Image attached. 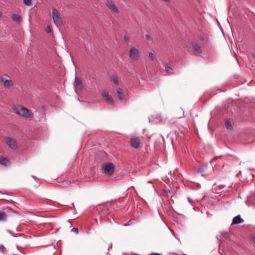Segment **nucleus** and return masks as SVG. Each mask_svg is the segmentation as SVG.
<instances>
[{
  "mask_svg": "<svg viewBox=\"0 0 255 255\" xmlns=\"http://www.w3.org/2000/svg\"><path fill=\"white\" fill-rule=\"evenodd\" d=\"M253 57H254V58H255V55H253Z\"/></svg>",
  "mask_w": 255,
  "mask_h": 255,
  "instance_id": "obj_35",
  "label": "nucleus"
},
{
  "mask_svg": "<svg viewBox=\"0 0 255 255\" xmlns=\"http://www.w3.org/2000/svg\"><path fill=\"white\" fill-rule=\"evenodd\" d=\"M162 0L166 2H169L171 1V0Z\"/></svg>",
  "mask_w": 255,
  "mask_h": 255,
  "instance_id": "obj_29",
  "label": "nucleus"
},
{
  "mask_svg": "<svg viewBox=\"0 0 255 255\" xmlns=\"http://www.w3.org/2000/svg\"><path fill=\"white\" fill-rule=\"evenodd\" d=\"M71 231L72 232H75L76 234H78V233H79V230L78 228H73L72 230H71Z\"/></svg>",
  "mask_w": 255,
  "mask_h": 255,
  "instance_id": "obj_24",
  "label": "nucleus"
},
{
  "mask_svg": "<svg viewBox=\"0 0 255 255\" xmlns=\"http://www.w3.org/2000/svg\"><path fill=\"white\" fill-rule=\"evenodd\" d=\"M104 172L106 175L111 176L114 172L115 166L112 163H108L104 164L102 166Z\"/></svg>",
  "mask_w": 255,
  "mask_h": 255,
  "instance_id": "obj_4",
  "label": "nucleus"
},
{
  "mask_svg": "<svg viewBox=\"0 0 255 255\" xmlns=\"http://www.w3.org/2000/svg\"><path fill=\"white\" fill-rule=\"evenodd\" d=\"M124 39L127 42H128L129 41V38H128V35H125L124 36Z\"/></svg>",
  "mask_w": 255,
  "mask_h": 255,
  "instance_id": "obj_26",
  "label": "nucleus"
},
{
  "mask_svg": "<svg viewBox=\"0 0 255 255\" xmlns=\"http://www.w3.org/2000/svg\"><path fill=\"white\" fill-rule=\"evenodd\" d=\"M1 81L3 83V85L4 87L9 88L11 87L13 85L12 82L11 80L5 79L3 78L1 79Z\"/></svg>",
  "mask_w": 255,
  "mask_h": 255,
  "instance_id": "obj_9",
  "label": "nucleus"
},
{
  "mask_svg": "<svg viewBox=\"0 0 255 255\" xmlns=\"http://www.w3.org/2000/svg\"><path fill=\"white\" fill-rule=\"evenodd\" d=\"M124 255H128L127 254H126V253H124Z\"/></svg>",
  "mask_w": 255,
  "mask_h": 255,
  "instance_id": "obj_33",
  "label": "nucleus"
},
{
  "mask_svg": "<svg viewBox=\"0 0 255 255\" xmlns=\"http://www.w3.org/2000/svg\"><path fill=\"white\" fill-rule=\"evenodd\" d=\"M165 71L167 73H169V74H171L173 72V69L172 68L170 67L169 65H165Z\"/></svg>",
  "mask_w": 255,
  "mask_h": 255,
  "instance_id": "obj_17",
  "label": "nucleus"
},
{
  "mask_svg": "<svg viewBox=\"0 0 255 255\" xmlns=\"http://www.w3.org/2000/svg\"><path fill=\"white\" fill-rule=\"evenodd\" d=\"M32 177L33 178H35V177L34 176H32Z\"/></svg>",
  "mask_w": 255,
  "mask_h": 255,
  "instance_id": "obj_34",
  "label": "nucleus"
},
{
  "mask_svg": "<svg viewBox=\"0 0 255 255\" xmlns=\"http://www.w3.org/2000/svg\"><path fill=\"white\" fill-rule=\"evenodd\" d=\"M52 31L51 28L50 26L48 25L46 28V31L47 33H50Z\"/></svg>",
  "mask_w": 255,
  "mask_h": 255,
  "instance_id": "obj_23",
  "label": "nucleus"
},
{
  "mask_svg": "<svg viewBox=\"0 0 255 255\" xmlns=\"http://www.w3.org/2000/svg\"><path fill=\"white\" fill-rule=\"evenodd\" d=\"M145 38L147 40H151V36L148 34H146L145 35Z\"/></svg>",
  "mask_w": 255,
  "mask_h": 255,
  "instance_id": "obj_27",
  "label": "nucleus"
},
{
  "mask_svg": "<svg viewBox=\"0 0 255 255\" xmlns=\"http://www.w3.org/2000/svg\"><path fill=\"white\" fill-rule=\"evenodd\" d=\"M111 81L116 85L119 84V80L116 76L113 75L111 77Z\"/></svg>",
  "mask_w": 255,
  "mask_h": 255,
  "instance_id": "obj_16",
  "label": "nucleus"
},
{
  "mask_svg": "<svg viewBox=\"0 0 255 255\" xmlns=\"http://www.w3.org/2000/svg\"><path fill=\"white\" fill-rule=\"evenodd\" d=\"M107 7L112 11L116 13H119L118 8L116 6L115 3L111 0H107L106 2Z\"/></svg>",
  "mask_w": 255,
  "mask_h": 255,
  "instance_id": "obj_5",
  "label": "nucleus"
},
{
  "mask_svg": "<svg viewBox=\"0 0 255 255\" xmlns=\"http://www.w3.org/2000/svg\"><path fill=\"white\" fill-rule=\"evenodd\" d=\"M76 86H77V87H79L80 89L82 87V82L79 79L76 80Z\"/></svg>",
  "mask_w": 255,
  "mask_h": 255,
  "instance_id": "obj_22",
  "label": "nucleus"
},
{
  "mask_svg": "<svg viewBox=\"0 0 255 255\" xmlns=\"http://www.w3.org/2000/svg\"><path fill=\"white\" fill-rule=\"evenodd\" d=\"M0 251L3 254H5L6 252L5 247L2 245H0Z\"/></svg>",
  "mask_w": 255,
  "mask_h": 255,
  "instance_id": "obj_21",
  "label": "nucleus"
},
{
  "mask_svg": "<svg viewBox=\"0 0 255 255\" xmlns=\"http://www.w3.org/2000/svg\"><path fill=\"white\" fill-rule=\"evenodd\" d=\"M252 240L255 242V236H254L252 238Z\"/></svg>",
  "mask_w": 255,
  "mask_h": 255,
  "instance_id": "obj_30",
  "label": "nucleus"
},
{
  "mask_svg": "<svg viewBox=\"0 0 255 255\" xmlns=\"http://www.w3.org/2000/svg\"><path fill=\"white\" fill-rule=\"evenodd\" d=\"M0 163L2 165L7 166L9 164V161L7 158L1 157L0 158Z\"/></svg>",
  "mask_w": 255,
  "mask_h": 255,
  "instance_id": "obj_13",
  "label": "nucleus"
},
{
  "mask_svg": "<svg viewBox=\"0 0 255 255\" xmlns=\"http://www.w3.org/2000/svg\"><path fill=\"white\" fill-rule=\"evenodd\" d=\"M5 142L11 148L15 149L17 147V143L12 138L8 137L6 138Z\"/></svg>",
  "mask_w": 255,
  "mask_h": 255,
  "instance_id": "obj_6",
  "label": "nucleus"
},
{
  "mask_svg": "<svg viewBox=\"0 0 255 255\" xmlns=\"http://www.w3.org/2000/svg\"><path fill=\"white\" fill-rule=\"evenodd\" d=\"M149 57L150 59L153 61H155L156 60V56L152 52H150L149 53Z\"/></svg>",
  "mask_w": 255,
  "mask_h": 255,
  "instance_id": "obj_19",
  "label": "nucleus"
},
{
  "mask_svg": "<svg viewBox=\"0 0 255 255\" xmlns=\"http://www.w3.org/2000/svg\"><path fill=\"white\" fill-rule=\"evenodd\" d=\"M192 47L194 51L197 54H200L202 53V50L200 48V46L197 43H193L192 45Z\"/></svg>",
  "mask_w": 255,
  "mask_h": 255,
  "instance_id": "obj_11",
  "label": "nucleus"
},
{
  "mask_svg": "<svg viewBox=\"0 0 255 255\" xmlns=\"http://www.w3.org/2000/svg\"><path fill=\"white\" fill-rule=\"evenodd\" d=\"M243 222L244 220L242 218H241L240 215H238L234 218L232 221V224H239Z\"/></svg>",
  "mask_w": 255,
  "mask_h": 255,
  "instance_id": "obj_10",
  "label": "nucleus"
},
{
  "mask_svg": "<svg viewBox=\"0 0 255 255\" xmlns=\"http://www.w3.org/2000/svg\"><path fill=\"white\" fill-rule=\"evenodd\" d=\"M24 3L27 6H30L32 4V0H23Z\"/></svg>",
  "mask_w": 255,
  "mask_h": 255,
  "instance_id": "obj_20",
  "label": "nucleus"
},
{
  "mask_svg": "<svg viewBox=\"0 0 255 255\" xmlns=\"http://www.w3.org/2000/svg\"><path fill=\"white\" fill-rule=\"evenodd\" d=\"M102 96L104 99L106 100L108 103L112 104L113 102V100L111 96L109 95V93L106 90H104L102 92Z\"/></svg>",
  "mask_w": 255,
  "mask_h": 255,
  "instance_id": "obj_8",
  "label": "nucleus"
},
{
  "mask_svg": "<svg viewBox=\"0 0 255 255\" xmlns=\"http://www.w3.org/2000/svg\"><path fill=\"white\" fill-rule=\"evenodd\" d=\"M52 14L54 23L57 26H61L62 24V20L58 10L56 8H53L52 10Z\"/></svg>",
  "mask_w": 255,
  "mask_h": 255,
  "instance_id": "obj_2",
  "label": "nucleus"
},
{
  "mask_svg": "<svg viewBox=\"0 0 255 255\" xmlns=\"http://www.w3.org/2000/svg\"><path fill=\"white\" fill-rule=\"evenodd\" d=\"M118 98L120 100H124L125 99V95L122 92V89L118 88L117 90Z\"/></svg>",
  "mask_w": 255,
  "mask_h": 255,
  "instance_id": "obj_12",
  "label": "nucleus"
},
{
  "mask_svg": "<svg viewBox=\"0 0 255 255\" xmlns=\"http://www.w3.org/2000/svg\"><path fill=\"white\" fill-rule=\"evenodd\" d=\"M13 111L18 115L25 118H31L33 117V113L21 106H13L12 107Z\"/></svg>",
  "mask_w": 255,
  "mask_h": 255,
  "instance_id": "obj_1",
  "label": "nucleus"
},
{
  "mask_svg": "<svg viewBox=\"0 0 255 255\" xmlns=\"http://www.w3.org/2000/svg\"><path fill=\"white\" fill-rule=\"evenodd\" d=\"M7 218V215L6 214L2 211L0 210V221H4L6 220Z\"/></svg>",
  "mask_w": 255,
  "mask_h": 255,
  "instance_id": "obj_14",
  "label": "nucleus"
},
{
  "mask_svg": "<svg viewBox=\"0 0 255 255\" xmlns=\"http://www.w3.org/2000/svg\"><path fill=\"white\" fill-rule=\"evenodd\" d=\"M12 18L15 21H19L20 17L18 14H13L12 15Z\"/></svg>",
  "mask_w": 255,
  "mask_h": 255,
  "instance_id": "obj_18",
  "label": "nucleus"
},
{
  "mask_svg": "<svg viewBox=\"0 0 255 255\" xmlns=\"http://www.w3.org/2000/svg\"><path fill=\"white\" fill-rule=\"evenodd\" d=\"M225 127L229 130L233 129V126L230 120H226L225 122Z\"/></svg>",
  "mask_w": 255,
  "mask_h": 255,
  "instance_id": "obj_15",
  "label": "nucleus"
},
{
  "mask_svg": "<svg viewBox=\"0 0 255 255\" xmlns=\"http://www.w3.org/2000/svg\"><path fill=\"white\" fill-rule=\"evenodd\" d=\"M130 143L132 147L137 148L140 144V140L138 137H132L130 140Z\"/></svg>",
  "mask_w": 255,
  "mask_h": 255,
  "instance_id": "obj_7",
  "label": "nucleus"
},
{
  "mask_svg": "<svg viewBox=\"0 0 255 255\" xmlns=\"http://www.w3.org/2000/svg\"><path fill=\"white\" fill-rule=\"evenodd\" d=\"M204 170H205V169L204 168H202V167L199 168L198 169V172L201 173L204 171Z\"/></svg>",
  "mask_w": 255,
  "mask_h": 255,
  "instance_id": "obj_25",
  "label": "nucleus"
},
{
  "mask_svg": "<svg viewBox=\"0 0 255 255\" xmlns=\"http://www.w3.org/2000/svg\"><path fill=\"white\" fill-rule=\"evenodd\" d=\"M149 255H160V254L158 253H152V254H150Z\"/></svg>",
  "mask_w": 255,
  "mask_h": 255,
  "instance_id": "obj_28",
  "label": "nucleus"
},
{
  "mask_svg": "<svg viewBox=\"0 0 255 255\" xmlns=\"http://www.w3.org/2000/svg\"><path fill=\"white\" fill-rule=\"evenodd\" d=\"M140 53L138 49L135 47H131L129 50V57L130 59L134 61L138 60L140 57Z\"/></svg>",
  "mask_w": 255,
  "mask_h": 255,
  "instance_id": "obj_3",
  "label": "nucleus"
},
{
  "mask_svg": "<svg viewBox=\"0 0 255 255\" xmlns=\"http://www.w3.org/2000/svg\"><path fill=\"white\" fill-rule=\"evenodd\" d=\"M67 183H68V182H67V181H65V182H64V185H68V184H67Z\"/></svg>",
  "mask_w": 255,
  "mask_h": 255,
  "instance_id": "obj_31",
  "label": "nucleus"
},
{
  "mask_svg": "<svg viewBox=\"0 0 255 255\" xmlns=\"http://www.w3.org/2000/svg\"><path fill=\"white\" fill-rule=\"evenodd\" d=\"M204 175H205V174H202V176H204Z\"/></svg>",
  "mask_w": 255,
  "mask_h": 255,
  "instance_id": "obj_36",
  "label": "nucleus"
},
{
  "mask_svg": "<svg viewBox=\"0 0 255 255\" xmlns=\"http://www.w3.org/2000/svg\"><path fill=\"white\" fill-rule=\"evenodd\" d=\"M2 14L1 12L0 11V17L1 16Z\"/></svg>",
  "mask_w": 255,
  "mask_h": 255,
  "instance_id": "obj_32",
  "label": "nucleus"
}]
</instances>
